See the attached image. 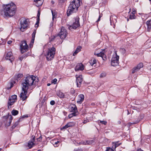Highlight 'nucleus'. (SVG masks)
Here are the masks:
<instances>
[{
	"label": "nucleus",
	"mask_w": 151,
	"mask_h": 151,
	"mask_svg": "<svg viewBox=\"0 0 151 151\" xmlns=\"http://www.w3.org/2000/svg\"><path fill=\"white\" fill-rule=\"evenodd\" d=\"M38 79L32 75H28L23 80L22 85V92L20 94V99L22 101L25 100L28 96L27 91L29 89H32L35 88L38 82Z\"/></svg>",
	"instance_id": "1"
},
{
	"label": "nucleus",
	"mask_w": 151,
	"mask_h": 151,
	"mask_svg": "<svg viewBox=\"0 0 151 151\" xmlns=\"http://www.w3.org/2000/svg\"><path fill=\"white\" fill-rule=\"evenodd\" d=\"M16 5L13 3L4 5L3 9L0 11L1 15L4 18L11 17L15 13Z\"/></svg>",
	"instance_id": "2"
},
{
	"label": "nucleus",
	"mask_w": 151,
	"mask_h": 151,
	"mask_svg": "<svg viewBox=\"0 0 151 151\" xmlns=\"http://www.w3.org/2000/svg\"><path fill=\"white\" fill-rule=\"evenodd\" d=\"M80 0H73L70 2L67 11L68 16L78 11V8L80 5Z\"/></svg>",
	"instance_id": "3"
},
{
	"label": "nucleus",
	"mask_w": 151,
	"mask_h": 151,
	"mask_svg": "<svg viewBox=\"0 0 151 151\" xmlns=\"http://www.w3.org/2000/svg\"><path fill=\"white\" fill-rule=\"evenodd\" d=\"M21 27L20 28H27L30 27V23L29 19L22 17L20 21Z\"/></svg>",
	"instance_id": "4"
},
{
	"label": "nucleus",
	"mask_w": 151,
	"mask_h": 151,
	"mask_svg": "<svg viewBox=\"0 0 151 151\" xmlns=\"http://www.w3.org/2000/svg\"><path fill=\"white\" fill-rule=\"evenodd\" d=\"M55 50L56 49L54 47L49 48L46 55L47 59L48 61L53 59L55 54Z\"/></svg>",
	"instance_id": "5"
},
{
	"label": "nucleus",
	"mask_w": 151,
	"mask_h": 151,
	"mask_svg": "<svg viewBox=\"0 0 151 151\" xmlns=\"http://www.w3.org/2000/svg\"><path fill=\"white\" fill-rule=\"evenodd\" d=\"M119 56L117 55L116 52L115 53L113 56L111 60V65L113 66L117 65L119 64Z\"/></svg>",
	"instance_id": "6"
},
{
	"label": "nucleus",
	"mask_w": 151,
	"mask_h": 151,
	"mask_svg": "<svg viewBox=\"0 0 151 151\" xmlns=\"http://www.w3.org/2000/svg\"><path fill=\"white\" fill-rule=\"evenodd\" d=\"M20 50L22 53L27 51L28 46L25 41H22L20 45Z\"/></svg>",
	"instance_id": "7"
},
{
	"label": "nucleus",
	"mask_w": 151,
	"mask_h": 151,
	"mask_svg": "<svg viewBox=\"0 0 151 151\" xmlns=\"http://www.w3.org/2000/svg\"><path fill=\"white\" fill-rule=\"evenodd\" d=\"M67 34L68 33L66 29H61L58 35L60 36L61 39H63L66 37Z\"/></svg>",
	"instance_id": "8"
},
{
	"label": "nucleus",
	"mask_w": 151,
	"mask_h": 151,
	"mask_svg": "<svg viewBox=\"0 0 151 151\" xmlns=\"http://www.w3.org/2000/svg\"><path fill=\"white\" fill-rule=\"evenodd\" d=\"M5 58L6 60H9L11 63H12L14 60V58L11 52H8L5 55Z\"/></svg>",
	"instance_id": "9"
},
{
	"label": "nucleus",
	"mask_w": 151,
	"mask_h": 151,
	"mask_svg": "<svg viewBox=\"0 0 151 151\" xmlns=\"http://www.w3.org/2000/svg\"><path fill=\"white\" fill-rule=\"evenodd\" d=\"M75 21L73 24L70 26V27H72V28H77L80 26L79 22V18L78 17H76L75 18Z\"/></svg>",
	"instance_id": "10"
},
{
	"label": "nucleus",
	"mask_w": 151,
	"mask_h": 151,
	"mask_svg": "<svg viewBox=\"0 0 151 151\" xmlns=\"http://www.w3.org/2000/svg\"><path fill=\"white\" fill-rule=\"evenodd\" d=\"M143 65L142 63H139L137 65L133 68L131 70L132 73H134L139 70L140 69L143 67Z\"/></svg>",
	"instance_id": "11"
},
{
	"label": "nucleus",
	"mask_w": 151,
	"mask_h": 151,
	"mask_svg": "<svg viewBox=\"0 0 151 151\" xmlns=\"http://www.w3.org/2000/svg\"><path fill=\"white\" fill-rule=\"evenodd\" d=\"M104 52L105 50H104L102 51H101L99 53H96V52H95L94 55H97L98 57H101L103 60H105L106 59V56Z\"/></svg>",
	"instance_id": "12"
},
{
	"label": "nucleus",
	"mask_w": 151,
	"mask_h": 151,
	"mask_svg": "<svg viewBox=\"0 0 151 151\" xmlns=\"http://www.w3.org/2000/svg\"><path fill=\"white\" fill-rule=\"evenodd\" d=\"M116 17L115 15H112L110 17V21L111 25L113 26L112 27L114 28L115 27V24H114L116 22Z\"/></svg>",
	"instance_id": "13"
},
{
	"label": "nucleus",
	"mask_w": 151,
	"mask_h": 151,
	"mask_svg": "<svg viewBox=\"0 0 151 151\" xmlns=\"http://www.w3.org/2000/svg\"><path fill=\"white\" fill-rule=\"evenodd\" d=\"M76 78L77 85L78 87H80L81 86V83L83 81V78L81 75L79 76H77V75L76 76Z\"/></svg>",
	"instance_id": "14"
},
{
	"label": "nucleus",
	"mask_w": 151,
	"mask_h": 151,
	"mask_svg": "<svg viewBox=\"0 0 151 151\" xmlns=\"http://www.w3.org/2000/svg\"><path fill=\"white\" fill-rule=\"evenodd\" d=\"M32 139L29 141L28 144V146L30 148L32 147L35 145L34 142L35 141V137L32 136Z\"/></svg>",
	"instance_id": "15"
},
{
	"label": "nucleus",
	"mask_w": 151,
	"mask_h": 151,
	"mask_svg": "<svg viewBox=\"0 0 151 151\" xmlns=\"http://www.w3.org/2000/svg\"><path fill=\"white\" fill-rule=\"evenodd\" d=\"M94 142V140L89 139L85 141H81V142L80 144H83V145H90L93 143Z\"/></svg>",
	"instance_id": "16"
},
{
	"label": "nucleus",
	"mask_w": 151,
	"mask_h": 151,
	"mask_svg": "<svg viewBox=\"0 0 151 151\" xmlns=\"http://www.w3.org/2000/svg\"><path fill=\"white\" fill-rule=\"evenodd\" d=\"M84 65L82 63H78L76 66L75 69L76 71L82 70L84 69Z\"/></svg>",
	"instance_id": "17"
},
{
	"label": "nucleus",
	"mask_w": 151,
	"mask_h": 151,
	"mask_svg": "<svg viewBox=\"0 0 151 151\" xmlns=\"http://www.w3.org/2000/svg\"><path fill=\"white\" fill-rule=\"evenodd\" d=\"M84 96L83 94L79 95L78 96L77 102L79 104H81L84 100Z\"/></svg>",
	"instance_id": "18"
},
{
	"label": "nucleus",
	"mask_w": 151,
	"mask_h": 151,
	"mask_svg": "<svg viewBox=\"0 0 151 151\" xmlns=\"http://www.w3.org/2000/svg\"><path fill=\"white\" fill-rule=\"evenodd\" d=\"M13 119V118L12 116L11 115H9L8 116V118L7 119V121L9 120L8 122H7L6 124V125L7 126H9L10 125V124L12 122Z\"/></svg>",
	"instance_id": "19"
},
{
	"label": "nucleus",
	"mask_w": 151,
	"mask_h": 151,
	"mask_svg": "<svg viewBox=\"0 0 151 151\" xmlns=\"http://www.w3.org/2000/svg\"><path fill=\"white\" fill-rule=\"evenodd\" d=\"M40 12L38 11V13L37 14V21L35 24V28H37L39 26V21H40Z\"/></svg>",
	"instance_id": "20"
},
{
	"label": "nucleus",
	"mask_w": 151,
	"mask_h": 151,
	"mask_svg": "<svg viewBox=\"0 0 151 151\" xmlns=\"http://www.w3.org/2000/svg\"><path fill=\"white\" fill-rule=\"evenodd\" d=\"M43 0H34L36 6L38 7L41 6L43 3Z\"/></svg>",
	"instance_id": "21"
},
{
	"label": "nucleus",
	"mask_w": 151,
	"mask_h": 151,
	"mask_svg": "<svg viewBox=\"0 0 151 151\" xmlns=\"http://www.w3.org/2000/svg\"><path fill=\"white\" fill-rule=\"evenodd\" d=\"M97 62V60L94 58H92L90 61L89 63L91 65H93L96 64Z\"/></svg>",
	"instance_id": "22"
},
{
	"label": "nucleus",
	"mask_w": 151,
	"mask_h": 151,
	"mask_svg": "<svg viewBox=\"0 0 151 151\" xmlns=\"http://www.w3.org/2000/svg\"><path fill=\"white\" fill-rule=\"evenodd\" d=\"M57 94L58 96L60 98H63L64 97V94L60 91H57Z\"/></svg>",
	"instance_id": "23"
},
{
	"label": "nucleus",
	"mask_w": 151,
	"mask_h": 151,
	"mask_svg": "<svg viewBox=\"0 0 151 151\" xmlns=\"http://www.w3.org/2000/svg\"><path fill=\"white\" fill-rule=\"evenodd\" d=\"M81 47L80 46H78L76 50L73 54V55L75 56L76 55L78 52H79L81 50Z\"/></svg>",
	"instance_id": "24"
},
{
	"label": "nucleus",
	"mask_w": 151,
	"mask_h": 151,
	"mask_svg": "<svg viewBox=\"0 0 151 151\" xmlns=\"http://www.w3.org/2000/svg\"><path fill=\"white\" fill-rule=\"evenodd\" d=\"M120 144L121 143L119 144L117 142H113L112 147L113 149H114V150H116V148L119 146Z\"/></svg>",
	"instance_id": "25"
},
{
	"label": "nucleus",
	"mask_w": 151,
	"mask_h": 151,
	"mask_svg": "<svg viewBox=\"0 0 151 151\" xmlns=\"http://www.w3.org/2000/svg\"><path fill=\"white\" fill-rule=\"evenodd\" d=\"M51 11L52 16V19H53L56 18L57 12L55 10H53L52 9L51 10Z\"/></svg>",
	"instance_id": "26"
},
{
	"label": "nucleus",
	"mask_w": 151,
	"mask_h": 151,
	"mask_svg": "<svg viewBox=\"0 0 151 151\" xmlns=\"http://www.w3.org/2000/svg\"><path fill=\"white\" fill-rule=\"evenodd\" d=\"M23 76L22 74H19L16 75L15 76V78L16 80H20V78Z\"/></svg>",
	"instance_id": "27"
},
{
	"label": "nucleus",
	"mask_w": 151,
	"mask_h": 151,
	"mask_svg": "<svg viewBox=\"0 0 151 151\" xmlns=\"http://www.w3.org/2000/svg\"><path fill=\"white\" fill-rule=\"evenodd\" d=\"M147 28H151V19L147 20L146 22Z\"/></svg>",
	"instance_id": "28"
},
{
	"label": "nucleus",
	"mask_w": 151,
	"mask_h": 151,
	"mask_svg": "<svg viewBox=\"0 0 151 151\" xmlns=\"http://www.w3.org/2000/svg\"><path fill=\"white\" fill-rule=\"evenodd\" d=\"M107 74L106 72H102L100 75V77L101 78H103L105 77L106 76Z\"/></svg>",
	"instance_id": "29"
},
{
	"label": "nucleus",
	"mask_w": 151,
	"mask_h": 151,
	"mask_svg": "<svg viewBox=\"0 0 151 151\" xmlns=\"http://www.w3.org/2000/svg\"><path fill=\"white\" fill-rule=\"evenodd\" d=\"M9 98L10 100L11 99L12 100H14L15 102L17 100V96L16 95H14L9 97Z\"/></svg>",
	"instance_id": "30"
},
{
	"label": "nucleus",
	"mask_w": 151,
	"mask_h": 151,
	"mask_svg": "<svg viewBox=\"0 0 151 151\" xmlns=\"http://www.w3.org/2000/svg\"><path fill=\"white\" fill-rule=\"evenodd\" d=\"M12 115L15 116L17 115L18 113V111L16 110H13L12 111Z\"/></svg>",
	"instance_id": "31"
},
{
	"label": "nucleus",
	"mask_w": 151,
	"mask_h": 151,
	"mask_svg": "<svg viewBox=\"0 0 151 151\" xmlns=\"http://www.w3.org/2000/svg\"><path fill=\"white\" fill-rule=\"evenodd\" d=\"M73 106H72L70 109V111H77V108L75 105H73Z\"/></svg>",
	"instance_id": "32"
},
{
	"label": "nucleus",
	"mask_w": 151,
	"mask_h": 151,
	"mask_svg": "<svg viewBox=\"0 0 151 151\" xmlns=\"http://www.w3.org/2000/svg\"><path fill=\"white\" fill-rule=\"evenodd\" d=\"M14 102V100H12L11 99L10 100V99L9 98V100L8 102V105L9 106H11L12 105Z\"/></svg>",
	"instance_id": "33"
},
{
	"label": "nucleus",
	"mask_w": 151,
	"mask_h": 151,
	"mask_svg": "<svg viewBox=\"0 0 151 151\" xmlns=\"http://www.w3.org/2000/svg\"><path fill=\"white\" fill-rule=\"evenodd\" d=\"M135 14L131 13L129 16V18L130 19H135Z\"/></svg>",
	"instance_id": "34"
},
{
	"label": "nucleus",
	"mask_w": 151,
	"mask_h": 151,
	"mask_svg": "<svg viewBox=\"0 0 151 151\" xmlns=\"http://www.w3.org/2000/svg\"><path fill=\"white\" fill-rule=\"evenodd\" d=\"M69 127L73 126L75 125V123L73 122H69L67 124Z\"/></svg>",
	"instance_id": "35"
},
{
	"label": "nucleus",
	"mask_w": 151,
	"mask_h": 151,
	"mask_svg": "<svg viewBox=\"0 0 151 151\" xmlns=\"http://www.w3.org/2000/svg\"><path fill=\"white\" fill-rule=\"evenodd\" d=\"M18 125V122H16L12 127V129H14Z\"/></svg>",
	"instance_id": "36"
},
{
	"label": "nucleus",
	"mask_w": 151,
	"mask_h": 151,
	"mask_svg": "<svg viewBox=\"0 0 151 151\" xmlns=\"http://www.w3.org/2000/svg\"><path fill=\"white\" fill-rule=\"evenodd\" d=\"M69 127L68 125L67 124L66 125H65L64 126H63L60 128V130H64V129H66L68 128Z\"/></svg>",
	"instance_id": "37"
},
{
	"label": "nucleus",
	"mask_w": 151,
	"mask_h": 151,
	"mask_svg": "<svg viewBox=\"0 0 151 151\" xmlns=\"http://www.w3.org/2000/svg\"><path fill=\"white\" fill-rule=\"evenodd\" d=\"M36 33V30H35L32 34V38H35V35Z\"/></svg>",
	"instance_id": "38"
},
{
	"label": "nucleus",
	"mask_w": 151,
	"mask_h": 151,
	"mask_svg": "<svg viewBox=\"0 0 151 151\" xmlns=\"http://www.w3.org/2000/svg\"><path fill=\"white\" fill-rule=\"evenodd\" d=\"M73 112L71 114H72V115L73 116H76L78 114V113L77 111H73Z\"/></svg>",
	"instance_id": "39"
},
{
	"label": "nucleus",
	"mask_w": 151,
	"mask_h": 151,
	"mask_svg": "<svg viewBox=\"0 0 151 151\" xmlns=\"http://www.w3.org/2000/svg\"><path fill=\"white\" fill-rule=\"evenodd\" d=\"M56 37L55 36H51V37L50 38V41H52Z\"/></svg>",
	"instance_id": "40"
},
{
	"label": "nucleus",
	"mask_w": 151,
	"mask_h": 151,
	"mask_svg": "<svg viewBox=\"0 0 151 151\" xmlns=\"http://www.w3.org/2000/svg\"><path fill=\"white\" fill-rule=\"evenodd\" d=\"M111 148L110 147H107L106 151H114L115 150Z\"/></svg>",
	"instance_id": "41"
},
{
	"label": "nucleus",
	"mask_w": 151,
	"mask_h": 151,
	"mask_svg": "<svg viewBox=\"0 0 151 151\" xmlns=\"http://www.w3.org/2000/svg\"><path fill=\"white\" fill-rule=\"evenodd\" d=\"M57 80L56 78H55L52 81V83L55 84L56 83Z\"/></svg>",
	"instance_id": "42"
},
{
	"label": "nucleus",
	"mask_w": 151,
	"mask_h": 151,
	"mask_svg": "<svg viewBox=\"0 0 151 151\" xmlns=\"http://www.w3.org/2000/svg\"><path fill=\"white\" fill-rule=\"evenodd\" d=\"M99 122L103 124L104 125L106 124L107 123V122H106L103 121H100Z\"/></svg>",
	"instance_id": "43"
},
{
	"label": "nucleus",
	"mask_w": 151,
	"mask_h": 151,
	"mask_svg": "<svg viewBox=\"0 0 151 151\" xmlns=\"http://www.w3.org/2000/svg\"><path fill=\"white\" fill-rule=\"evenodd\" d=\"M34 40H35V38H32V40L31 41V42L30 44L32 45L33 44V43L34 42Z\"/></svg>",
	"instance_id": "44"
},
{
	"label": "nucleus",
	"mask_w": 151,
	"mask_h": 151,
	"mask_svg": "<svg viewBox=\"0 0 151 151\" xmlns=\"http://www.w3.org/2000/svg\"><path fill=\"white\" fill-rule=\"evenodd\" d=\"M55 104V102L54 101H51L50 102V104L52 105H54Z\"/></svg>",
	"instance_id": "45"
},
{
	"label": "nucleus",
	"mask_w": 151,
	"mask_h": 151,
	"mask_svg": "<svg viewBox=\"0 0 151 151\" xmlns=\"http://www.w3.org/2000/svg\"><path fill=\"white\" fill-rule=\"evenodd\" d=\"M132 12L131 13L135 14L136 12V10L134 9H132Z\"/></svg>",
	"instance_id": "46"
},
{
	"label": "nucleus",
	"mask_w": 151,
	"mask_h": 151,
	"mask_svg": "<svg viewBox=\"0 0 151 151\" xmlns=\"http://www.w3.org/2000/svg\"><path fill=\"white\" fill-rule=\"evenodd\" d=\"M73 116L72 115V114H69L68 116V117L69 118H70Z\"/></svg>",
	"instance_id": "47"
},
{
	"label": "nucleus",
	"mask_w": 151,
	"mask_h": 151,
	"mask_svg": "<svg viewBox=\"0 0 151 151\" xmlns=\"http://www.w3.org/2000/svg\"><path fill=\"white\" fill-rule=\"evenodd\" d=\"M12 42V41L11 40H9L8 41L7 43L9 44H10Z\"/></svg>",
	"instance_id": "48"
},
{
	"label": "nucleus",
	"mask_w": 151,
	"mask_h": 151,
	"mask_svg": "<svg viewBox=\"0 0 151 151\" xmlns=\"http://www.w3.org/2000/svg\"><path fill=\"white\" fill-rule=\"evenodd\" d=\"M64 0H59L60 3H63L64 2Z\"/></svg>",
	"instance_id": "49"
},
{
	"label": "nucleus",
	"mask_w": 151,
	"mask_h": 151,
	"mask_svg": "<svg viewBox=\"0 0 151 151\" xmlns=\"http://www.w3.org/2000/svg\"><path fill=\"white\" fill-rule=\"evenodd\" d=\"M100 18H101V16H100V15L99 16V18L97 20V22H98V21H99L100 20Z\"/></svg>",
	"instance_id": "50"
},
{
	"label": "nucleus",
	"mask_w": 151,
	"mask_h": 151,
	"mask_svg": "<svg viewBox=\"0 0 151 151\" xmlns=\"http://www.w3.org/2000/svg\"><path fill=\"white\" fill-rule=\"evenodd\" d=\"M59 141H57V142H55V145H57L59 143Z\"/></svg>",
	"instance_id": "51"
},
{
	"label": "nucleus",
	"mask_w": 151,
	"mask_h": 151,
	"mask_svg": "<svg viewBox=\"0 0 151 151\" xmlns=\"http://www.w3.org/2000/svg\"><path fill=\"white\" fill-rule=\"evenodd\" d=\"M20 29V30L21 31H22V32H24L25 31V29Z\"/></svg>",
	"instance_id": "52"
},
{
	"label": "nucleus",
	"mask_w": 151,
	"mask_h": 151,
	"mask_svg": "<svg viewBox=\"0 0 151 151\" xmlns=\"http://www.w3.org/2000/svg\"><path fill=\"white\" fill-rule=\"evenodd\" d=\"M121 50H122V51L124 52H125V49H121Z\"/></svg>",
	"instance_id": "53"
},
{
	"label": "nucleus",
	"mask_w": 151,
	"mask_h": 151,
	"mask_svg": "<svg viewBox=\"0 0 151 151\" xmlns=\"http://www.w3.org/2000/svg\"><path fill=\"white\" fill-rule=\"evenodd\" d=\"M87 122V121H86V120H84L83 121V123L84 124H85V123H86Z\"/></svg>",
	"instance_id": "54"
},
{
	"label": "nucleus",
	"mask_w": 151,
	"mask_h": 151,
	"mask_svg": "<svg viewBox=\"0 0 151 151\" xmlns=\"http://www.w3.org/2000/svg\"><path fill=\"white\" fill-rule=\"evenodd\" d=\"M55 3V2L53 1H51V3L52 4H54Z\"/></svg>",
	"instance_id": "55"
},
{
	"label": "nucleus",
	"mask_w": 151,
	"mask_h": 151,
	"mask_svg": "<svg viewBox=\"0 0 151 151\" xmlns=\"http://www.w3.org/2000/svg\"><path fill=\"white\" fill-rule=\"evenodd\" d=\"M51 85V84L50 83H47V86H49L50 85Z\"/></svg>",
	"instance_id": "56"
},
{
	"label": "nucleus",
	"mask_w": 151,
	"mask_h": 151,
	"mask_svg": "<svg viewBox=\"0 0 151 151\" xmlns=\"http://www.w3.org/2000/svg\"><path fill=\"white\" fill-rule=\"evenodd\" d=\"M41 139V138L40 137H39L37 139L38 140V139ZM39 140L40 141V140Z\"/></svg>",
	"instance_id": "57"
},
{
	"label": "nucleus",
	"mask_w": 151,
	"mask_h": 151,
	"mask_svg": "<svg viewBox=\"0 0 151 151\" xmlns=\"http://www.w3.org/2000/svg\"><path fill=\"white\" fill-rule=\"evenodd\" d=\"M147 31H148V32L150 31V29H147Z\"/></svg>",
	"instance_id": "58"
},
{
	"label": "nucleus",
	"mask_w": 151,
	"mask_h": 151,
	"mask_svg": "<svg viewBox=\"0 0 151 151\" xmlns=\"http://www.w3.org/2000/svg\"><path fill=\"white\" fill-rule=\"evenodd\" d=\"M19 59H20V60H22V58H19Z\"/></svg>",
	"instance_id": "59"
},
{
	"label": "nucleus",
	"mask_w": 151,
	"mask_h": 151,
	"mask_svg": "<svg viewBox=\"0 0 151 151\" xmlns=\"http://www.w3.org/2000/svg\"><path fill=\"white\" fill-rule=\"evenodd\" d=\"M150 2H151V0H149Z\"/></svg>",
	"instance_id": "60"
},
{
	"label": "nucleus",
	"mask_w": 151,
	"mask_h": 151,
	"mask_svg": "<svg viewBox=\"0 0 151 151\" xmlns=\"http://www.w3.org/2000/svg\"><path fill=\"white\" fill-rule=\"evenodd\" d=\"M63 27H62V28H61V29L63 28Z\"/></svg>",
	"instance_id": "61"
},
{
	"label": "nucleus",
	"mask_w": 151,
	"mask_h": 151,
	"mask_svg": "<svg viewBox=\"0 0 151 151\" xmlns=\"http://www.w3.org/2000/svg\"><path fill=\"white\" fill-rule=\"evenodd\" d=\"M1 149H0V151H1Z\"/></svg>",
	"instance_id": "62"
},
{
	"label": "nucleus",
	"mask_w": 151,
	"mask_h": 151,
	"mask_svg": "<svg viewBox=\"0 0 151 151\" xmlns=\"http://www.w3.org/2000/svg\"><path fill=\"white\" fill-rule=\"evenodd\" d=\"M131 9H130V11L131 10Z\"/></svg>",
	"instance_id": "63"
}]
</instances>
